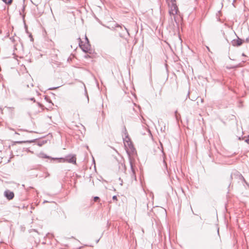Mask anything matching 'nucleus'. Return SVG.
Returning a JSON list of instances; mask_svg holds the SVG:
<instances>
[{
	"mask_svg": "<svg viewBox=\"0 0 249 249\" xmlns=\"http://www.w3.org/2000/svg\"><path fill=\"white\" fill-rule=\"evenodd\" d=\"M168 5L169 7V13L170 15L173 16L174 18H175V16L178 14V12L176 0H171L170 3H168Z\"/></svg>",
	"mask_w": 249,
	"mask_h": 249,
	"instance_id": "obj_1",
	"label": "nucleus"
},
{
	"mask_svg": "<svg viewBox=\"0 0 249 249\" xmlns=\"http://www.w3.org/2000/svg\"><path fill=\"white\" fill-rule=\"evenodd\" d=\"M124 135L125 138H123L124 142L125 147L127 146L130 149V150L133 151L134 150V148L132 144V143L130 140V138L128 136V134L127 132L126 129L125 128H124Z\"/></svg>",
	"mask_w": 249,
	"mask_h": 249,
	"instance_id": "obj_2",
	"label": "nucleus"
},
{
	"mask_svg": "<svg viewBox=\"0 0 249 249\" xmlns=\"http://www.w3.org/2000/svg\"><path fill=\"white\" fill-rule=\"evenodd\" d=\"M63 160V162H68L73 164H76V156L75 155H69L65 157L64 159H61Z\"/></svg>",
	"mask_w": 249,
	"mask_h": 249,
	"instance_id": "obj_3",
	"label": "nucleus"
},
{
	"mask_svg": "<svg viewBox=\"0 0 249 249\" xmlns=\"http://www.w3.org/2000/svg\"><path fill=\"white\" fill-rule=\"evenodd\" d=\"M4 196L7 199L11 200L14 197V193L9 190H6L4 192Z\"/></svg>",
	"mask_w": 249,
	"mask_h": 249,
	"instance_id": "obj_4",
	"label": "nucleus"
},
{
	"mask_svg": "<svg viewBox=\"0 0 249 249\" xmlns=\"http://www.w3.org/2000/svg\"><path fill=\"white\" fill-rule=\"evenodd\" d=\"M244 40L238 37L237 39H233L231 42L233 46H239L242 45Z\"/></svg>",
	"mask_w": 249,
	"mask_h": 249,
	"instance_id": "obj_5",
	"label": "nucleus"
},
{
	"mask_svg": "<svg viewBox=\"0 0 249 249\" xmlns=\"http://www.w3.org/2000/svg\"><path fill=\"white\" fill-rule=\"evenodd\" d=\"M130 165L131 170V171L132 172V177L133 178H135V179L136 180V175H135V170H134V167H133V163H132V162L131 160H130Z\"/></svg>",
	"mask_w": 249,
	"mask_h": 249,
	"instance_id": "obj_6",
	"label": "nucleus"
},
{
	"mask_svg": "<svg viewBox=\"0 0 249 249\" xmlns=\"http://www.w3.org/2000/svg\"><path fill=\"white\" fill-rule=\"evenodd\" d=\"M86 40L88 41V44H87V46H89V40L88 39V38L87 37H86ZM89 49V48L88 46H86L83 49V50L85 52H87L88 51Z\"/></svg>",
	"mask_w": 249,
	"mask_h": 249,
	"instance_id": "obj_7",
	"label": "nucleus"
},
{
	"mask_svg": "<svg viewBox=\"0 0 249 249\" xmlns=\"http://www.w3.org/2000/svg\"><path fill=\"white\" fill-rule=\"evenodd\" d=\"M4 2L7 4H11L13 0H2Z\"/></svg>",
	"mask_w": 249,
	"mask_h": 249,
	"instance_id": "obj_8",
	"label": "nucleus"
},
{
	"mask_svg": "<svg viewBox=\"0 0 249 249\" xmlns=\"http://www.w3.org/2000/svg\"><path fill=\"white\" fill-rule=\"evenodd\" d=\"M31 142V141H17L15 142L17 143L20 144V143H23Z\"/></svg>",
	"mask_w": 249,
	"mask_h": 249,
	"instance_id": "obj_9",
	"label": "nucleus"
},
{
	"mask_svg": "<svg viewBox=\"0 0 249 249\" xmlns=\"http://www.w3.org/2000/svg\"><path fill=\"white\" fill-rule=\"evenodd\" d=\"M124 30H125V32H126V33L127 35V36H129V32H128L127 29L125 27H124Z\"/></svg>",
	"mask_w": 249,
	"mask_h": 249,
	"instance_id": "obj_10",
	"label": "nucleus"
},
{
	"mask_svg": "<svg viewBox=\"0 0 249 249\" xmlns=\"http://www.w3.org/2000/svg\"><path fill=\"white\" fill-rule=\"evenodd\" d=\"M94 201H97L98 200H99L100 199L99 197L98 196H95L94 197Z\"/></svg>",
	"mask_w": 249,
	"mask_h": 249,
	"instance_id": "obj_11",
	"label": "nucleus"
},
{
	"mask_svg": "<svg viewBox=\"0 0 249 249\" xmlns=\"http://www.w3.org/2000/svg\"><path fill=\"white\" fill-rule=\"evenodd\" d=\"M59 87H53V88H50L49 89V90H53V89H56L57 88H58Z\"/></svg>",
	"mask_w": 249,
	"mask_h": 249,
	"instance_id": "obj_12",
	"label": "nucleus"
},
{
	"mask_svg": "<svg viewBox=\"0 0 249 249\" xmlns=\"http://www.w3.org/2000/svg\"><path fill=\"white\" fill-rule=\"evenodd\" d=\"M120 36H121V37H124V36H125V35H124V33H121V34H120Z\"/></svg>",
	"mask_w": 249,
	"mask_h": 249,
	"instance_id": "obj_13",
	"label": "nucleus"
},
{
	"mask_svg": "<svg viewBox=\"0 0 249 249\" xmlns=\"http://www.w3.org/2000/svg\"><path fill=\"white\" fill-rule=\"evenodd\" d=\"M245 142H246L247 143H249V138H248V139H246Z\"/></svg>",
	"mask_w": 249,
	"mask_h": 249,
	"instance_id": "obj_14",
	"label": "nucleus"
},
{
	"mask_svg": "<svg viewBox=\"0 0 249 249\" xmlns=\"http://www.w3.org/2000/svg\"><path fill=\"white\" fill-rule=\"evenodd\" d=\"M113 200H117V196H114L112 197Z\"/></svg>",
	"mask_w": 249,
	"mask_h": 249,
	"instance_id": "obj_15",
	"label": "nucleus"
},
{
	"mask_svg": "<svg viewBox=\"0 0 249 249\" xmlns=\"http://www.w3.org/2000/svg\"><path fill=\"white\" fill-rule=\"evenodd\" d=\"M43 158H49V157L46 156V155H44V154H43Z\"/></svg>",
	"mask_w": 249,
	"mask_h": 249,
	"instance_id": "obj_16",
	"label": "nucleus"
},
{
	"mask_svg": "<svg viewBox=\"0 0 249 249\" xmlns=\"http://www.w3.org/2000/svg\"><path fill=\"white\" fill-rule=\"evenodd\" d=\"M175 114H176V118H177V119L178 120V116H177V111H176V112H175Z\"/></svg>",
	"mask_w": 249,
	"mask_h": 249,
	"instance_id": "obj_17",
	"label": "nucleus"
},
{
	"mask_svg": "<svg viewBox=\"0 0 249 249\" xmlns=\"http://www.w3.org/2000/svg\"><path fill=\"white\" fill-rule=\"evenodd\" d=\"M30 100H32V101H34V102H35V99L34 98H32L30 99Z\"/></svg>",
	"mask_w": 249,
	"mask_h": 249,
	"instance_id": "obj_18",
	"label": "nucleus"
},
{
	"mask_svg": "<svg viewBox=\"0 0 249 249\" xmlns=\"http://www.w3.org/2000/svg\"><path fill=\"white\" fill-rule=\"evenodd\" d=\"M163 162H164V163L165 164V167H167V164H166V163H165V160H163Z\"/></svg>",
	"mask_w": 249,
	"mask_h": 249,
	"instance_id": "obj_19",
	"label": "nucleus"
},
{
	"mask_svg": "<svg viewBox=\"0 0 249 249\" xmlns=\"http://www.w3.org/2000/svg\"><path fill=\"white\" fill-rule=\"evenodd\" d=\"M116 27H120L121 28H122V26H120V25H117L116 26Z\"/></svg>",
	"mask_w": 249,
	"mask_h": 249,
	"instance_id": "obj_20",
	"label": "nucleus"
},
{
	"mask_svg": "<svg viewBox=\"0 0 249 249\" xmlns=\"http://www.w3.org/2000/svg\"><path fill=\"white\" fill-rule=\"evenodd\" d=\"M246 41H247V42H249V37L248 38H247V39H246Z\"/></svg>",
	"mask_w": 249,
	"mask_h": 249,
	"instance_id": "obj_21",
	"label": "nucleus"
},
{
	"mask_svg": "<svg viewBox=\"0 0 249 249\" xmlns=\"http://www.w3.org/2000/svg\"><path fill=\"white\" fill-rule=\"evenodd\" d=\"M9 129L11 130H14V129L12 128L9 127Z\"/></svg>",
	"mask_w": 249,
	"mask_h": 249,
	"instance_id": "obj_22",
	"label": "nucleus"
},
{
	"mask_svg": "<svg viewBox=\"0 0 249 249\" xmlns=\"http://www.w3.org/2000/svg\"><path fill=\"white\" fill-rule=\"evenodd\" d=\"M15 134H17V135H19V133H18V132H15Z\"/></svg>",
	"mask_w": 249,
	"mask_h": 249,
	"instance_id": "obj_23",
	"label": "nucleus"
},
{
	"mask_svg": "<svg viewBox=\"0 0 249 249\" xmlns=\"http://www.w3.org/2000/svg\"><path fill=\"white\" fill-rule=\"evenodd\" d=\"M217 232H218V233L219 234V229H218H218H217Z\"/></svg>",
	"mask_w": 249,
	"mask_h": 249,
	"instance_id": "obj_24",
	"label": "nucleus"
},
{
	"mask_svg": "<svg viewBox=\"0 0 249 249\" xmlns=\"http://www.w3.org/2000/svg\"><path fill=\"white\" fill-rule=\"evenodd\" d=\"M27 87H28V88H29V85H27Z\"/></svg>",
	"mask_w": 249,
	"mask_h": 249,
	"instance_id": "obj_25",
	"label": "nucleus"
},
{
	"mask_svg": "<svg viewBox=\"0 0 249 249\" xmlns=\"http://www.w3.org/2000/svg\"><path fill=\"white\" fill-rule=\"evenodd\" d=\"M242 55H243V56H245V54H244V53H243V54H242Z\"/></svg>",
	"mask_w": 249,
	"mask_h": 249,
	"instance_id": "obj_26",
	"label": "nucleus"
},
{
	"mask_svg": "<svg viewBox=\"0 0 249 249\" xmlns=\"http://www.w3.org/2000/svg\"><path fill=\"white\" fill-rule=\"evenodd\" d=\"M31 87H33V84H31Z\"/></svg>",
	"mask_w": 249,
	"mask_h": 249,
	"instance_id": "obj_27",
	"label": "nucleus"
}]
</instances>
